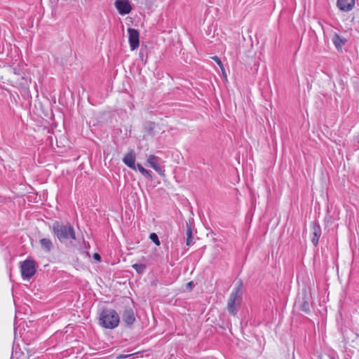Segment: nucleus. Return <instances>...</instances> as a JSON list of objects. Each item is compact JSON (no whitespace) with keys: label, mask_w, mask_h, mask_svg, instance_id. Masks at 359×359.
<instances>
[{"label":"nucleus","mask_w":359,"mask_h":359,"mask_svg":"<svg viewBox=\"0 0 359 359\" xmlns=\"http://www.w3.org/2000/svg\"><path fill=\"white\" fill-rule=\"evenodd\" d=\"M241 299V291L239 288L234 289L231 293L229 298L228 299L227 304V311L228 312L233 316H235L237 312V306L236 302H239Z\"/></svg>","instance_id":"obj_4"},{"label":"nucleus","mask_w":359,"mask_h":359,"mask_svg":"<svg viewBox=\"0 0 359 359\" xmlns=\"http://www.w3.org/2000/svg\"><path fill=\"white\" fill-rule=\"evenodd\" d=\"M36 271L35 262L26 259L20 264V272L23 280H29Z\"/></svg>","instance_id":"obj_3"},{"label":"nucleus","mask_w":359,"mask_h":359,"mask_svg":"<svg viewBox=\"0 0 359 359\" xmlns=\"http://www.w3.org/2000/svg\"><path fill=\"white\" fill-rule=\"evenodd\" d=\"M99 323L102 327L112 330L119 325L120 317L115 310L105 309H103L100 314Z\"/></svg>","instance_id":"obj_2"},{"label":"nucleus","mask_w":359,"mask_h":359,"mask_svg":"<svg viewBox=\"0 0 359 359\" xmlns=\"http://www.w3.org/2000/svg\"><path fill=\"white\" fill-rule=\"evenodd\" d=\"M93 258L98 262L101 260V257L98 253H95L93 255Z\"/></svg>","instance_id":"obj_20"},{"label":"nucleus","mask_w":359,"mask_h":359,"mask_svg":"<svg viewBox=\"0 0 359 359\" xmlns=\"http://www.w3.org/2000/svg\"><path fill=\"white\" fill-rule=\"evenodd\" d=\"M149 129L151 130L153 128V127H154V123H149Z\"/></svg>","instance_id":"obj_22"},{"label":"nucleus","mask_w":359,"mask_h":359,"mask_svg":"<svg viewBox=\"0 0 359 359\" xmlns=\"http://www.w3.org/2000/svg\"><path fill=\"white\" fill-rule=\"evenodd\" d=\"M122 319L127 326L132 325L135 321L133 310L131 308L126 309L122 314Z\"/></svg>","instance_id":"obj_8"},{"label":"nucleus","mask_w":359,"mask_h":359,"mask_svg":"<svg viewBox=\"0 0 359 359\" xmlns=\"http://www.w3.org/2000/svg\"><path fill=\"white\" fill-rule=\"evenodd\" d=\"M128 41L131 50L137 49L140 45V34L139 32L133 28L128 29Z\"/></svg>","instance_id":"obj_6"},{"label":"nucleus","mask_w":359,"mask_h":359,"mask_svg":"<svg viewBox=\"0 0 359 359\" xmlns=\"http://www.w3.org/2000/svg\"><path fill=\"white\" fill-rule=\"evenodd\" d=\"M147 164L151 167L156 172H157L160 175L165 176V170H163L159 164H158V158L154 155L151 154L147 157Z\"/></svg>","instance_id":"obj_7"},{"label":"nucleus","mask_w":359,"mask_h":359,"mask_svg":"<svg viewBox=\"0 0 359 359\" xmlns=\"http://www.w3.org/2000/svg\"><path fill=\"white\" fill-rule=\"evenodd\" d=\"M132 267L140 274L143 273L146 269V265L144 264H134Z\"/></svg>","instance_id":"obj_16"},{"label":"nucleus","mask_w":359,"mask_h":359,"mask_svg":"<svg viewBox=\"0 0 359 359\" xmlns=\"http://www.w3.org/2000/svg\"><path fill=\"white\" fill-rule=\"evenodd\" d=\"M123 162L130 168L136 170L135 154L133 150H130L125 154L123 158Z\"/></svg>","instance_id":"obj_9"},{"label":"nucleus","mask_w":359,"mask_h":359,"mask_svg":"<svg viewBox=\"0 0 359 359\" xmlns=\"http://www.w3.org/2000/svg\"><path fill=\"white\" fill-rule=\"evenodd\" d=\"M40 245H41V248L46 251V252H50L51 250L53 248V244L52 241L48 238H41L39 241Z\"/></svg>","instance_id":"obj_13"},{"label":"nucleus","mask_w":359,"mask_h":359,"mask_svg":"<svg viewBox=\"0 0 359 359\" xmlns=\"http://www.w3.org/2000/svg\"><path fill=\"white\" fill-rule=\"evenodd\" d=\"M53 230L61 243L70 242L76 239L75 231L69 224H63L59 222L53 224Z\"/></svg>","instance_id":"obj_1"},{"label":"nucleus","mask_w":359,"mask_h":359,"mask_svg":"<svg viewBox=\"0 0 359 359\" xmlns=\"http://www.w3.org/2000/svg\"><path fill=\"white\" fill-rule=\"evenodd\" d=\"M299 308L300 309L305 312V313H309L310 311V306H309V302L306 301V300H304L300 306H299Z\"/></svg>","instance_id":"obj_17"},{"label":"nucleus","mask_w":359,"mask_h":359,"mask_svg":"<svg viewBox=\"0 0 359 359\" xmlns=\"http://www.w3.org/2000/svg\"><path fill=\"white\" fill-rule=\"evenodd\" d=\"M332 41L336 49L339 52H342L343 46L346 44L347 40L337 33H334L332 37Z\"/></svg>","instance_id":"obj_11"},{"label":"nucleus","mask_w":359,"mask_h":359,"mask_svg":"<svg viewBox=\"0 0 359 359\" xmlns=\"http://www.w3.org/2000/svg\"><path fill=\"white\" fill-rule=\"evenodd\" d=\"M212 59L217 62V64L219 65V67H220L221 70L224 73V66H223V64H222L221 60L217 56L212 57Z\"/></svg>","instance_id":"obj_19"},{"label":"nucleus","mask_w":359,"mask_h":359,"mask_svg":"<svg viewBox=\"0 0 359 359\" xmlns=\"http://www.w3.org/2000/svg\"><path fill=\"white\" fill-rule=\"evenodd\" d=\"M136 168H137L138 170L140 172V173L144 175V177L151 179V172L149 170H146L144 168L142 167L141 164H137L136 165Z\"/></svg>","instance_id":"obj_15"},{"label":"nucleus","mask_w":359,"mask_h":359,"mask_svg":"<svg viewBox=\"0 0 359 359\" xmlns=\"http://www.w3.org/2000/svg\"><path fill=\"white\" fill-rule=\"evenodd\" d=\"M194 286V283L192 281H190L187 283V287H189V288H192V287Z\"/></svg>","instance_id":"obj_21"},{"label":"nucleus","mask_w":359,"mask_h":359,"mask_svg":"<svg viewBox=\"0 0 359 359\" xmlns=\"http://www.w3.org/2000/svg\"><path fill=\"white\" fill-rule=\"evenodd\" d=\"M114 5L118 13L121 15H127L132 11V6L129 0H116Z\"/></svg>","instance_id":"obj_5"},{"label":"nucleus","mask_w":359,"mask_h":359,"mask_svg":"<svg viewBox=\"0 0 359 359\" xmlns=\"http://www.w3.org/2000/svg\"><path fill=\"white\" fill-rule=\"evenodd\" d=\"M187 241L186 243L187 245H191L193 244V236H192V230L190 224L187 223Z\"/></svg>","instance_id":"obj_14"},{"label":"nucleus","mask_w":359,"mask_h":359,"mask_svg":"<svg viewBox=\"0 0 359 359\" xmlns=\"http://www.w3.org/2000/svg\"><path fill=\"white\" fill-rule=\"evenodd\" d=\"M149 238L154 242L156 245H160V241L158 239V236L155 233H151L149 235Z\"/></svg>","instance_id":"obj_18"},{"label":"nucleus","mask_w":359,"mask_h":359,"mask_svg":"<svg viewBox=\"0 0 359 359\" xmlns=\"http://www.w3.org/2000/svg\"><path fill=\"white\" fill-rule=\"evenodd\" d=\"M321 236V228L316 222L312 224L311 241L315 246H317L319 238Z\"/></svg>","instance_id":"obj_12"},{"label":"nucleus","mask_w":359,"mask_h":359,"mask_svg":"<svg viewBox=\"0 0 359 359\" xmlns=\"http://www.w3.org/2000/svg\"><path fill=\"white\" fill-rule=\"evenodd\" d=\"M337 6L340 11L348 12L354 7L355 0H337Z\"/></svg>","instance_id":"obj_10"}]
</instances>
